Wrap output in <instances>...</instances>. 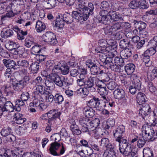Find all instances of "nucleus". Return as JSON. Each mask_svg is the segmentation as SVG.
I'll list each match as a JSON object with an SVG mask.
<instances>
[{"instance_id":"21","label":"nucleus","mask_w":157,"mask_h":157,"mask_svg":"<svg viewBox=\"0 0 157 157\" xmlns=\"http://www.w3.org/2000/svg\"><path fill=\"white\" fill-rule=\"evenodd\" d=\"M4 104H3L2 106L0 108L2 111H8L10 112L12 111L14 109L13 104L10 101H7L5 102Z\"/></svg>"},{"instance_id":"3","label":"nucleus","mask_w":157,"mask_h":157,"mask_svg":"<svg viewBox=\"0 0 157 157\" xmlns=\"http://www.w3.org/2000/svg\"><path fill=\"white\" fill-rule=\"evenodd\" d=\"M59 140L57 141L55 139V142L50 144V147L49 149V153L54 156H59L60 154H63L65 151L64 145L63 143H58Z\"/></svg>"},{"instance_id":"49","label":"nucleus","mask_w":157,"mask_h":157,"mask_svg":"<svg viewBox=\"0 0 157 157\" xmlns=\"http://www.w3.org/2000/svg\"><path fill=\"white\" fill-rule=\"evenodd\" d=\"M89 147L92 150L93 148L97 151H99L100 150V148L97 142L93 140H90L89 141Z\"/></svg>"},{"instance_id":"42","label":"nucleus","mask_w":157,"mask_h":157,"mask_svg":"<svg viewBox=\"0 0 157 157\" xmlns=\"http://www.w3.org/2000/svg\"><path fill=\"white\" fill-rule=\"evenodd\" d=\"M32 53L33 54L36 55L39 53L41 52L42 49L41 48V46L39 45H35L32 48Z\"/></svg>"},{"instance_id":"2","label":"nucleus","mask_w":157,"mask_h":157,"mask_svg":"<svg viewBox=\"0 0 157 157\" xmlns=\"http://www.w3.org/2000/svg\"><path fill=\"white\" fill-rule=\"evenodd\" d=\"M141 129L142 136L145 140L153 141L157 138V130H154L151 126L144 124Z\"/></svg>"},{"instance_id":"35","label":"nucleus","mask_w":157,"mask_h":157,"mask_svg":"<svg viewBox=\"0 0 157 157\" xmlns=\"http://www.w3.org/2000/svg\"><path fill=\"white\" fill-rule=\"evenodd\" d=\"M98 77L101 79L102 82H107L109 79V77L106 73L104 72L103 71H100V73H98Z\"/></svg>"},{"instance_id":"41","label":"nucleus","mask_w":157,"mask_h":157,"mask_svg":"<svg viewBox=\"0 0 157 157\" xmlns=\"http://www.w3.org/2000/svg\"><path fill=\"white\" fill-rule=\"evenodd\" d=\"M104 30L105 35L108 37L114 35V33L111 26H107L104 28Z\"/></svg>"},{"instance_id":"47","label":"nucleus","mask_w":157,"mask_h":157,"mask_svg":"<svg viewBox=\"0 0 157 157\" xmlns=\"http://www.w3.org/2000/svg\"><path fill=\"white\" fill-rule=\"evenodd\" d=\"M54 101L56 103L60 104L63 101V96L59 93L56 94L54 96Z\"/></svg>"},{"instance_id":"64","label":"nucleus","mask_w":157,"mask_h":157,"mask_svg":"<svg viewBox=\"0 0 157 157\" xmlns=\"http://www.w3.org/2000/svg\"><path fill=\"white\" fill-rule=\"evenodd\" d=\"M36 59L37 61L40 63L45 60L46 59V56L42 54H38L36 56Z\"/></svg>"},{"instance_id":"30","label":"nucleus","mask_w":157,"mask_h":157,"mask_svg":"<svg viewBox=\"0 0 157 157\" xmlns=\"http://www.w3.org/2000/svg\"><path fill=\"white\" fill-rule=\"evenodd\" d=\"M146 98V96L144 93L139 92L136 96V101L140 105H141L144 104Z\"/></svg>"},{"instance_id":"31","label":"nucleus","mask_w":157,"mask_h":157,"mask_svg":"<svg viewBox=\"0 0 157 157\" xmlns=\"http://www.w3.org/2000/svg\"><path fill=\"white\" fill-rule=\"evenodd\" d=\"M113 62L111 63L109 62L108 65H107V66H106L105 67L107 68V69L110 68L111 70L113 71H115L120 72H121V67L122 66L118 65H116V64H113Z\"/></svg>"},{"instance_id":"14","label":"nucleus","mask_w":157,"mask_h":157,"mask_svg":"<svg viewBox=\"0 0 157 157\" xmlns=\"http://www.w3.org/2000/svg\"><path fill=\"white\" fill-rule=\"evenodd\" d=\"M47 117L49 121L56 120L57 118H59L61 113L59 112L58 109H54L50 110L47 113Z\"/></svg>"},{"instance_id":"8","label":"nucleus","mask_w":157,"mask_h":157,"mask_svg":"<svg viewBox=\"0 0 157 157\" xmlns=\"http://www.w3.org/2000/svg\"><path fill=\"white\" fill-rule=\"evenodd\" d=\"M100 99L95 96L87 102L88 107L93 109L95 108L97 110H102V107L100 105Z\"/></svg>"},{"instance_id":"18","label":"nucleus","mask_w":157,"mask_h":157,"mask_svg":"<svg viewBox=\"0 0 157 157\" xmlns=\"http://www.w3.org/2000/svg\"><path fill=\"white\" fill-rule=\"evenodd\" d=\"M114 98L118 100H124L125 99V93L124 91L121 89H117L113 92Z\"/></svg>"},{"instance_id":"22","label":"nucleus","mask_w":157,"mask_h":157,"mask_svg":"<svg viewBox=\"0 0 157 157\" xmlns=\"http://www.w3.org/2000/svg\"><path fill=\"white\" fill-rule=\"evenodd\" d=\"M96 78L94 77L90 76L88 79L85 81V87L88 88H90L93 91H95V89L94 86V81Z\"/></svg>"},{"instance_id":"28","label":"nucleus","mask_w":157,"mask_h":157,"mask_svg":"<svg viewBox=\"0 0 157 157\" xmlns=\"http://www.w3.org/2000/svg\"><path fill=\"white\" fill-rule=\"evenodd\" d=\"M13 89L17 91H20L26 86L21 80L18 81L17 83L13 84Z\"/></svg>"},{"instance_id":"29","label":"nucleus","mask_w":157,"mask_h":157,"mask_svg":"<svg viewBox=\"0 0 157 157\" xmlns=\"http://www.w3.org/2000/svg\"><path fill=\"white\" fill-rule=\"evenodd\" d=\"M132 78H133V82L132 86L139 90L141 88V83L140 81L137 78V76L135 74H133L131 75Z\"/></svg>"},{"instance_id":"37","label":"nucleus","mask_w":157,"mask_h":157,"mask_svg":"<svg viewBox=\"0 0 157 157\" xmlns=\"http://www.w3.org/2000/svg\"><path fill=\"white\" fill-rule=\"evenodd\" d=\"M46 26L44 23L38 21L36 24V29L38 32H42L45 29Z\"/></svg>"},{"instance_id":"48","label":"nucleus","mask_w":157,"mask_h":157,"mask_svg":"<svg viewBox=\"0 0 157 157\" xmlns=\"http://www.w3.org/2000/svg\"><path fill=\"white\" fill-rule=\"evenodd\" d=\"M112 46L109 44H108V45L103 49L96 48L95 50L96 52H101V51L108 53L109 52H111L110 51L112 50Z\"/></svg>"},{"instance_id":"13","label":"nucleus","mask_w":157,"mask_h":157,"mask_svg":"<svg viewBox=\"0 0 157 157\" xmlns=\"http://www.w3.org/2000/svg\"><path fill=\"white\" fill-rule=\"evenodd\" d=\"M99 53L98 54L99 59L101 62V65L105 67L106 66L108 67L107 65L111 62V59L109 58H107V53L103 52H97Z\"/></svg>"},{"instance_id":"1","label":"nucleus","mask_w":157,"mask_h":157,"mask_svg":"<svg viewBox=\"0 0 157 157\" xmlns=\"http://www.w3.org/2000/svg\"><path fill=\"white\" fill-rule=\"evenodd\" d=\"M46 72L44 71L43 73H46ZM45 75H43L44 76L49 78L52 82H50L49 80L45 81V84L49 90H52L54 88L55 85L53 82L57 86L59 87H66L67 86L70 85V83L69 82L68 80L64 79L63 80L61 79L60 77L57 75L55 73H51L49 75H47L45 73Z\"/></svg>"},{"instance_id":"60","label":"nucleus","mask_w":157,"mask_h":157,"mask_svg":"<svg viewBox=\"0 0 157 157\" xmlns=\"http://www.w3.org/2000/svg\"><path fill=\"white\" fill-rule=\"evenodd\" d=\"M33 97L35 99H37L39 101L41 100L42 101L43 98L44 97V94H43L40 93H39V92L35 91L34 92Z\"/></svg>"},{"instance_id":"62","label":"nucleus","mask_w":157,"mask_h":157,"mask_svg":"<svg viewBox=\"0 0 157 157\" xmlns=\"http://www.w3.org/2000/svg\"><path fill=\"white\" fill-rule=\"evenodd\" d=\"M29 98V93L28 92H23L21 95L20 98L22 100L26 101Z\"/></svg>"},{"instance_id":"4","label":"nucleus","mask_w":157,"mask_h":157,"mask_svg":"<svg viewBox=\"0 0 157 157\" xmlns=\"http://www.w3.org/2000/svg\"><path fill=\"white\" fill-rule=\"evenodd\" d=\"M107 21L105 22V25H109L111 23L119 21H124V18L121 14L115 11L111 10Z\"/></svg>"},{"instance_id":"5","label":"nucleus","mask_w":157,"mask_h":157,"mask_svg":"<svg viewBox=\"0 0 157 157\" xmlns=\"http://www.w3.org/2000/svg\"><path fill=\"white\" fill-rule=\"evenodd\" d=\"M43 41L50 44H56L57 42L55 34L51 32H46L42 36Z\"/></svg>"},{"instance_id":"45","label":"nucleus","mask_w":157,"mask_h":157,"mask_svg":"<svg viewBox=\"0 0 157 157\" xmlns=\"http://www.w3.org/2000/svg\"><path fill=\"white\" fill-rule=\"evenodd\" d=\"M40 66V65L38 62H34L32 63L30 65V69L33 71L35 73H36L39 68Z\"/></svg>"},{"instance_id":"23","label":"nucleus","mask_w":157,"mask_h":157,"mask_svg":"<svg viewBox=\"0 0 157 157\" xmlns=\"http://www.w3.org/2000/svg\"><path fill=\"white\" fill-rule=\"evenodd\" d=\"M79 11L80 12V13H78L76 11H72L71 16L73 17V19L74 18L79 21L86 20L87 18H85L86 17L83 15V12H82V11Z\"/></svg>"},{"instance_id":"17","label":"nucleus","mask_w":157,"mask_h":157,"mask_svg":"<svg viewBox=\"0 0 157 157\" xmlns=\"http://www.w3.org/2000/svg\"><path fill=\"white\" fill-rule=\"evenodd\" d=\"M119 150L120 152L121 153L127 149L129 147H131V146L128 142H127L126 139H122L119 142Z\"/></svg>"},{"instance_id":"59","label":"nucleus","mask_w":157,"mask_h":157,"mask_svg":"<svg viewBox=\"0 0 157 157\" xmlns=\"http://www.w3.org/2000/svg\"><path fill=\"white\" fill-rule=\"evenodd\" d=\"M128 6L130 8L132 9H135L139 6L138 1L137 0H134L130 2Z\"/></svg>"},{"instance_id":"53","label":"nucleus","mask_w":157,"mask_h":157,"mask_svg":"<svg viewBox=\"0 0 157 157\" xmlns=\"http://www.w3.org/2000/svg\"><path fill=\"white\" fill-rule=\"evenodd\" d=\"M115 120L113 119L109 118L107 121L105 128L109 129L113 127L115 125Z\"/></svg>"},{"instance_id":"50","label":"nucleus","mask_w":157,"mask_h":157,"mask_svg":"<svg viewBox=\"0 0 157 157\" xmlns=\"http://www.w3.org/2000/svg\"><path fill=\"white\" fill-rule=\"evenodd\" d=\"M144 157H153L152 151L149 148H144L143 151Z\"/></svg>"},{"instance_id":"58","label":"nucleus","mask_w":157,"mask_h":157,"mask_svg":"<svg viewBox=\"0 0 157 157\" xmlns=\"http://www.w3.org/2000/svg\"><path fill=\"white\" fill-rule=\"evenodd\" d=\"M106 85L108 88L111 90H114L117 86V84L114 81L107 83Z\"/></svg>"},{"instance_id":"19","label":"nucleus","mask_w":157,"mask_h":157,"mask_svg":"<svg viewBox=\"0 0 157 157\" xmlns=\"http://www.w3.org/2000/svg\"><path fill=\"white\" fill-rule=\"evenodd\" d=\"M13 29L17 33V38L20 40L24 39H25V36L27 34V31H23V30H21L17 26L13 27Z\"/></svg>"},{"instance_id":"26","label":"nucleus","mask_w":157,"mask_h":157,"mask_svg":"<svg viewBox=\"0 0 157 157\" xmlns=\"http://www.w3.org/2000/svg\"><path fill=\"white\" fill-rule=\"evenodd\" d=\"M83 111L86 117L89 118H91L95 115L94 110L93 109L88 107L84 108L83 109Z\"/></svg>"},{"instance_id":"38","label":"nucleus","mask_w":157,"mask_h":157,"mask_svg":"<svg viewBox=\"0 0 157 157\" xmlns=\"http://www.w3.org/2000/svg\"><path fill=\"white\" fill-rule=\"evenodd\" d=\"M34 39L33 37L28 36L25 39V46L27 48H30L32 45L34 44Z\"/></svg>"},{"instance_id":"24","label":"nucleus","mask_w":157,"mask_h":157,"mask_svg":"<svg viewBox=\"0 0 157 157\" xmlns=\"http://www.w3.org/2000/svg\"><path fill=\"white\" fill-rule=\"evenodd\" d=\"M5 65L7 67H9L8 69L13 68V69H16L17 65V63L13 60L10 59H4L3 60Z\"/></svg>"},{"instance_id":"34","label":"nucleus","mask_w":157,"mask_h":157,"mask_svg":"<svg viewBox=\"0 0 157 157\" xmlns=\"http://www.w3.org/2000/svg\"><path fill=\"white\" fill-rule=\"evenodd\" d=\"M13 30L8 29L4 31H2L1 35L2 37L7 38L13 36Z\"/></svg>"},{"instance_id":"33","label":"nucleus","mask_w":157,"mask_h":157,"mask_svg":"<svg viewBox=\"0 0 157 157\" xmlns=\"http://www.w3.org/2000/svg\"><path fill=\"white\" fill-rule=\"evenodd\" d=\"M61 15L64 21L67 24H70L73 21V17L69 13L67 12L65 13L63 15Z\"/></svg>"},{"instance_id":"40","label":"nucleus","mask_w":157,"mask_h":157,"mask_svg":"<svg viewBox=\"0 0 157 157\" xmlns=\"http://www.w3.org/2000/svg\"><path fill=\"white\" fill-rule=\"evenodd\" d=\"M157 76V67H154L151 73H148L147 78L149 80H152Z\"/></svg>"},{"instance_id":"52","label":"nucleus","mask_w":157,"mask_h":157,"mask_svg":"<svg viewBox=\"0 0 157 157\" xmlns=\"http://www.w3.org/2000/svg\"><path fill=\"white\" fill-rule=\"evenodd\" d=\"M90 70L91 74L93 75H98V73H100V71L99 68L96 65L90 68Z\"/></svg>"},{"instance_id":"10","label":"nucleus","mask_w":157,"mask_h":157,"mask_svg":"<svg viewBox=\"0 0 157 157\" xmlns=\"http://www.w3.org/2000/svg\"><path fill=\"white\" fill-rule=\"evenodd\" d=\"M141 105L142 107L139 110V114L143 119H147V118L150 116L151 108L147 104L144 103Z\"/></svg>"},{"instance_id":"56","label":"nucleus","mask_w":157,"mask_h":157,"mask_svg":"<svg viewBox=\"0 0 157 157\" xmlns=\"http://www.w3.org/2000/svg\"><path fill=\"white\" fill-rule=\"evenodd\" d=\"M111 26L114 33L116 32L119 30L121 29L122 28L121 24L119 22L115 23Z\"/></svg>"},{"instance_id":"7","label":"nucleus","mask_w":157,"mask_h":157,"mask_svg":"<svg viewBox=\"0 0 157 157\" xmlns=\"http://www.w3.org/2000/svg\"><path fill=\"white\" fill-rule=\"evenodd\" d=\"M22 153V150L16 148L12 150H5L3 155L5 157H21Z\"/></svg>"},{"instance_id":"55","label":"nucleus","mask_w":157,"mask_h":157,"mask_svg":"<svg viewBox=\"0 0 157 157\" xmlns=\"http://www.w3.org/2000/svg\"><path fill=\"white\" fill-rule=\"evenodd\" d=\"M113 63L117 64L118 65L123 66L124 65V61L122 58H121L119 57H116L113 60Z\"/></svg>"},{"instance_id":"32","label":"nucleus","mask_w":157,"mask_h":157,"mask_svg":"<svg viewBox=\"0 0 157 157\" xmlns=\"http://www.w3.org/2000/svg\"><path fill=\"white\" fill-rule=\"evenodd\" d=\"M135 68V65L133 63H129L124 67L126 72L128 75H131L134 72Z\"/></svg>"},{"instance_id":"44","label":"nucleus","mask_w":157,"mask_h":157,"mask_svg":"<svg viewBox=\"0 0 157 157\" xmlns=\"http://www.w3.org/2000/svg\"><path fill=\"white\" fill-rule=\"evenodd\" d=\"M70 129L73 135H79L82 133L81 131L79 129L78 126L77 125L72 126Z\"/></svg>"},{"instance_id":"43","label":"nucleus","mask_w":157,"mask_h":157,"mask_svg":"<svg viewBox=\"0 0 157 157\" xmlns=\"http://www.w3.org/2000/svg\"><path fill=\"white\" fill-rule=\"evenodd\" d=\"M24 101L21 99H18L16 100L15 105L14 106V109L17 111H19L20 110V106H23L25 105Z\"/></svg>"},{"instance_id":"46","label":"nucleus","mask_w":157,"mask_h":157,"mask_svg":"<svg viewBox=\"0 0 157 157\" xmlns=\"http://www.w3.org/2000/svg\"><path fill=\"white\" fill-rule=\"evenodd\" d=\"M44 94V97L47 101L52 102L53 100L54 101V96L51 94L48 91L45 92Z\"/></svg>"},{"instance_id":"20","label":"nucleus","mask_w":157,"mask_h":157,"mask_svg":"<svg viewBox=\"0 0 157 157\" xmlns=\"http://www.w3.org/2000/svg\"><path fill=\"white\" fill-rule=\"evenodd\" d=\"M65 21L61 14H59L57 16L56 21L53 22L54 26L59 28H63L64 25Z\"/></svg>"},{"instance_id":"16","label":"nucleus","mask_w":157,"mask_h":157,"mask_svg":"<svg viewBox=\"0 0 157 157\" xmlns=\"http://www.w3.org/2000/svg\"><path fill=\"white\" fill-rule=\"evenodd\" d=\"M94 9V5L92 3H89L88 7L86 6L85 10H83V15L85 16V18L87 19L90 15H92L93 14V10Z\"/></svg>"},{"instance_id":"54","label":"nucleus","mask_w":157,"mask_h":157,"mask_svg":"<svg viewBox=\"0 0 157 157\" xmlns=\"http://www.w3.org/2000/svg\"><path fill=\"white\" fill-rule=\"evenodd\" d=\"M17 66H21L25 67L29 66V63L28 61L25 60L19 59L17 61Z\"/></svg>"},{"instance_id":"6","label":"nucleus","mask_w":157,"mask_h":157,"mask_svg":"<svg viewBox=\"0 0 157 157\" xmlns=\"http://www.w3.org/2000/svg\"><path fill=\"white\" fill-rule=\"evenodd\" d=\"M0 133L2 136L6 138V140L8 142H14L16 140V137L12 134V130L10 128H3L1 130Z\"/></svg>"},{"instance_id":"12","label":"nucleus","mask_w":157,"mask_h":157,"mask_svg":"<svg viewBox=\"0 0 157 157\" xmlns=\"http://www.w3.org/2000/svg\"><path fill=\"white\" fill-rule=\"evenodd\" d=\"M124 131V126L123 125L119 126L115 131H113V136L116 138V141L119 142L122 139V136Z\"/></svg>"},{"instance_id":"57","label":"nucleus","mask_w":157,"mask_h":157,"mask_svg":"<svg viewBox=\"0 0 157 157\" xmlns=\"http://www.w3.org/2000/svg\"><path fill=\"white\" fill-rule=\"evenodd\" d=\"M139 6L138 7L142 9H145L148 7L146 2L145 0H141L138 1Z\"/></svg>"},{"instance_id":"63","label":"nucleus","mask_w":157,"mask_h":157,"mask_svg":"<svg viewBox=\"0 0 157 157\" xmlns=\"http://www.w3.org/2000/svg\"><path fill=\"white\" fill-rule=\"evenodd\" d=\"M60 71L61 73L64 75H67L69 72L68 67L67 66H61L60 67Z\"/></svg>"},{"instance_id":"51","label":"nucleus","mask_w":157,"mask_h":157,"mask_svg":"<svg viewBox=\"0 0 157 157\" xmlns=\"http://www.w3.org/2000/svg\"><path fill=\"white\" fill-rule=\"evenodd\" d=\"M143 60L146 67H150L152 64V62L148 56H144L143 58Z\"/></svg>"},{"instance_id":"11","label":"nucleus","mask_w":157,"mask_h":157,"mask_svg":"<svg viewBox=\"0 0 157 157\" xmlns=\"http://www.w3.org/2000/svg\"><path fill=\"white\" fill-rule=\"evenodd\" d=\"M110 11L109 10H102L99 13L100 17H98V22L105 24V22L108 19V18Z\"/></svg>"},{"instance_id":"15","label":"nucleus","mask_w":157,"mask_h":157,"mask_svg":"<svg viewBox=\"0 0 157 157\" xmlns=\"http://www.w3.org/2000/svg\"><path fill=\"white\" fill-rule=\"evenodd\" d=\"M137 150L134 148L129 147L127 149L121 153L127 157H138V152Z\"/></svg>"},{"instance_id":"25","label":"nucleus","mask_w":157,"mask_h":157,"mask_svg":"<svg viewBox=\"0 0 157 157\" xmlns=\"http://www.w3.org/2000/svg\"><path fill=\"white\" fill-rule=\"evenodd\" d=\"M13 120L18 124H23L26 120V119L24 118L23 115L18 112H17L14 114Z\"/></svg>"},{"instance_id":"9","label":"nucleus","mask_w":157,"mask_h":157,"mask_svg":"<svg viewBox=\"0 0 157 157\" xmlns=\"http://www.w3.org/2000/svg\"><path fill=\"white\" fill-rule=\"evenodd\" d=\"M147 24L145 22L143 21H137L136 24L135 25V28L140 30V35L142 37H145L148 35V32L144 30L146 28Z\"/></svg>"},{"instance_id":"27","label":"nucleus","mask_w":157,"mask_h":157,"mask_svg":"<svg viewBox=\"0 0 157 157\" xmlns=\"http://www.w3.org/2000/svg\"><path fill=\"white\" fill-rule=\"evenodd\" d=\"M132 45V44L128 39H123L120 40L119 42L120 47L123 49H129Z\"/></svg>"},{"instance_id":"61","label":"nucleus","mask_w":157,"mask_h":157,"mask_svg":"<svg viewBox=\"0 0 157 157\" xmlns=\"http://www.w3.org/2000/svg\"><path fill=\"white\" fill-rule=\"evenodd\" d=\"M77 3L78 5V9H79V11H82L83 12V10H85L86 6V4L85 2V1L84 0L79 2H77Z\"/></svg>"},{"instance_id":"36","label":"nucleus","mask_w":157,"mask_h":157,"mask_svg":"<svg viewBox=\"0 0 157 157\" xmlns=\"http://www.w3.org/2000/svg\"><path fill=\"white\" fill-rule=\"evenodd\" d=\"M91 119L89 118L86 117L81 118L79 120V122L81 125H86L90 128L91 127L90 125Z\"/></svg>"},{"instance_id":"39","label":"nucleus","mask_w":157,"mask_h":157,"mask_svg":"<svg viewBox=\"0 0 157 157\" xmlns=\"http://www.w3.org/2000/svg\"><path fill=\"white\" fill-rule=\"evenodd\" d=\"M90 125L91 127L90 128V131H93L99 125L100 120L98 118H95L92 121L91 120Z\"/></svg>"}]
</instances>
